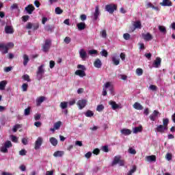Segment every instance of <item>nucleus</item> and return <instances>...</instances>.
Wrapping results in <instances>:
<instances>
[{
    "instance_id": "nucleus-1",
    "label": "nucleus",
    "mask_w": 175,
    "mask_h": 175,
    "mask_svg": "<svg viewBox=\"0 0 175 175\" xmlns=\"http://www.w3.org/2000/svg\"><path fill=\"white\" fill-rule=\"evenodd\" d=\"M45 70H44V64H42L38 66L36 71V77L38 81H40L42 79H43V76H44Z\"/></svg>"
},
{
    "instance_id": "nucleus-2",
    "label": "nucleus",
    "mask_w": 175,
    "mask_h": 175,
    "mask_svg": "<svg viewBox=\"0 0 175 175\" xmlns=\"http://www.w3.org/2000/svg\"><path fill=\"white\" fill-rule=\"evenodd\" d=\"M52 41L51 39H46L44 40V44L42 45V50L44 53H47L51 48Z\"/></svg>"
},
{
    "instance_id": "nucleus-3",
    "label": "nucleus",
    "mask_w": 175,
    "mask_h": 175,
    "mask_svg": "<svg viewBox=\"0 0 175 175\" xmlns=\"http://www.w3.org/2000/svg\"><path fill=\"white\" fill-rule=\"evenodd\" d=\"M105 10L110 14H113L115 10H117V5L116 4H107L105 5Z\"/></svg>"
},
{
    "instance_id": "nucleus-4",
    "label": "nucleus",
    "mask_w": 175,
    "mask_h": 175,
    "mask_svg": "<svg viewBox=\"0 0 175 175\" xmlns=\"http://www.w3.org/2000/svg\"><path fill=\"white\" fill-rule=\"evenodd\" d=\"M43 144V138L41 137H38L37 140L35 142L34 148L36 150H39L40 147L42 146V144Z\"/></svg>"
},
{
    "instance_id": "nucleus-5",
    "label": "nucleus",
    "mask_w": 175,
    "mask_h": 175,
    "mask_svg": "<svg viewBox=\"0 0 175 175\" xmlns=\"http://www.w3.org/2000/svg\"><path fill=\"white\" fill-rule=\"evenodd\" d=\"M77 105L79 109V110H83L85 106H87V100H79L77 103Z\"/></svg>"
},
{
    "instance_id": "nucleus-6",
    "label": "nucleus",
    "mask_w": 175,
    "mask_h": 175,
    "mask_svg": "<svg viewBox=\"0 0 175 175\" xmlns=\"http://www.w3.org/2000/svg\"><path fill=\"white\" fill-rule=\"evenodd\" d=\"M25 10H26L28 14H32V12L35 10V7L33 5L30 4L25 7Z\"/></svg>"
},
{
    "instance_id": "nucleus-7",
    "label": "nucleus",
    "mask_w": 175,
    "mask_h": 175,
    "mask_svg": "<svg viewBox=\"0 0 175 175\" xmlns=\"http://www.w3.org/2000/svg\"><path fill=\"white\" fill-rule=\"evenodd\" d=\"M156 131L159 133H165V131H167V128H165V126L160 124L157 126V127L156 128Z\"/></svg>"
},
{
    "instance_id": "nucleus-8",
    "label": "nucleus",
    "mask_w": 175,
    "mask_h": 175,
    "mask_svg": "<svg viewBox=\"0 0 175 175\" xmlns=\"http://www.w3.org/2000/svg\"><path fill=\"white\" fill-rule=\"evenodd\" d=\"M0 50L3 54H8L9 51V48L5 44H0Z\"/></svg>"
},
{
    "instance_id": "nucleus-9",
    "label": "nucleus",
    "mask_w": 175,
    "mask_h": 175,
    "mask_svg": "<svg viewBox=\"0 0 175 175\" xmlns=\"http://www.w3.org/2000/svg\"><path fill=\"white\" fill-rule=\"evenodd\" d=\"M142 38L146 40V42H150V40H152V35L150 33H147L146 34L143 33L142 34Z\"/></svg>"
},
{
    "instance_id": "nucleus-10",
    "label": "nucleus",
    "mask_w": 175,
    "mask_h": 175,
    "mask_svg": "<svg viewBox=\"0 0 175 175\" xmlns=\"http://www.w3.org/2000/svg\"><path fill=\"white\" fill-rule=\"evenodd\" d=\"M161 62H162V59H161L159 57H157L154 60L152 66L154 68H159V66H161Z\"/></svg>"
},
{
    "instance_id": "nucleus-11",
    "label": "nucleus",
    "mask_w": 175,
    "mask_h": 175,
    "mask_svg": "<svg viewBox=\"0 0 175 175\" xmlns=\"http://www.w3.org/2000/svg\"><path fill=\"white\" fill-rule=\"evenodd\" d=\"M99 14H100V12H99V5H96L95 8V12L94 13V21H96V20H98V17H99Z\"/></svg>"
},
{
    "instance_id": "nucleus-12",
    "label": "nucleus",
    "mask_w": 175,
    "mask_h": 175,
    "mask_svg": "<svg viewBox=\"0 0 175 175\" xmlns=\"http://www.w3.org/2000/svg\"><path fill=\"white\" fill-rule=\"evenodd\" d=\"M133 25L134 27L133 31H135V29H142V22H140V21H137L134 22Z\"/></svg>"
},
{
    "instance_id": "nucleus-13",
    "label": "nucleus",
    "mask_w": 175,
    "mask_h": 175,
    "mask_svg": "<svg viewBox=\"0 0 175 175\" xmlns=\"http://www.w3.org/2000/svg\"><path fill=\"white\" fill-rule=\"evenodd\" d=\"M159 114V111L154 110L153 113L149 116L150 120L151 121H155Z\"/></svg>"
},
{
    "instance_id": "nucleus-14",
    "label": "nucleus",
    "mask_w": 175,
    "mask_h": 175,
    "mask_svg": "<svg viewBox=\"0 0 175 175\" xmlns=\"http://www.w3.org/2000/svg\"><path fill=\"white\" fill-rule=\"evenodd\" d=\"M5 33H10V34L14 33V29H13V27L6 25L5 27Z\"/></svg>"
},
{
    "instance_id": "nucleus-15",
    "label": "nucleus",
    "mask_w": 175,
    "mask_h": 175,
    "mask_svg": "<svg viewBox=\"0 0 175 175\" xmlns=\"http://www.w3.org/2000/svg\"><path fill=\"white\" fill-rule=\"evenodd\" d=\"M160 5L161 6L170 7V6H172L173 3H172V1H170V0H163V1L160 3Z\"/></svg>"
},
{
    "instance_id": "nucleus-16",
    "label": "nucleus",
    "mask_w": 175,
    "mask_h": 175,
    "mask_svg": "<svg viewBox=\"0 0 175 175\" xmlns=\"http://www.w3.org/2000/svg\"><path fill=\"white\" fill-rule=\"evenodd\" d=\"M44 100H46V97H44L43 96L38 97L36 99V105L40 106V105H42V103H43V102H44Z\"/></svg>"
},
{
    "instance_id": "nucleus-17",
    "label": "nucleus",
    "mask_w": 175,
    "mask_h": 175,
    "mask_svg": "<svg viewBox=\"0 0 175 175\" xmlns=\"http://www.w3.org/2000/svg\"><path fill=\"white\" fill-rule=\"evenodd\" d=\"M94 65L95 68H97L98 69L102 68V62H100V59H96L94 62Z\"/></svg>"
},
{
    "instance_id": "nucleus-18",
    "label": "nucleus",
    "mask_w": 175,
    "mask_h": 175,
    "mask_svg": "<svg viewBox=\"0 0 175 175\" xmlns=\"http://www.w3.org/2000/svg\"><path fill=\"white\" fill-rule=\"evenodd\" d=\"M77 27L79 31H83V29H85V23L81 22L77 24Z\"/></svg>"
},
{
    "instance_id": "nucleus-19",
    "label": "nucleus",
    "mask_w": 175,
    "mask_h": 175,
    "mask_svg": "<svg viewBox=\"0 0 175 175\" xmlns=\"http://www.w3.org/2000/svg\"><path fill=\"white\" fill-rule=\"evenodd\" d=\"M79 55L83 61H85V58H87V52H85L84 49H81Z\"/></svg>"
},
{
    "instance_id": "nucleus-20",
    "label": "nucleus",
    "mask_w": 175,
    "mask_h": 175,
    "mask_svg": "<svg viewBox=\"0 0 175 175\" xmlns=\"http://www.w3.org/2000/svg\"><path fill=\"white\" fill-rule=\"evenodd\" d=\"M75 75L77 76H79V77H85V72H84V70H77L75 71Z\"/></svg>"
},
{
    "instance_id": "nucleus-21",
    "label": "nucleus",
    "mask_w": 175,
    "mask_h": 175,
    "mask_svg": "<svg viewBox=\"0 0 175 175\" xmlns=\"http://www.w3.org/2000/svg\"><path fill=\"white\" fill-rule=\"evenodd\" d=\"M146 160L148 162H157V156L155 155H150L146 157Z\"/></svg>"
},
{
    "instance_id": "nucleus-22",
    "label": "nucleus",
    "mask_w": 175,
    "mask_h": 175,
    "mask_svg": "<svg viewBox=\"0 0 175 175\" xmlns=\"http://www.w3.org/2000/svg\"><path fill=\"white\" fill-rule=\"evenodd\" d=\"M120 132L122 135H124V136H129V135L132 133V131L128 129H123L120 131Z\"/></svg>"
},
{
    "instance_id": "nucleus-23",
    "label": "nucleus",
    "mask_w": 175,
    "mask_h": 175,
    "mask_svg": "<svg viewBox=\"0 0 175 175\" xmlns=\"http://www.w3.org/2000/svg\"><path fill=\"white\" fill-rule=\"evenodd\" d=\"M109 105H111L113 110H117V109L120 108V105H118L116 101H110Z\"/></svg>"
},
{
    "instance_id": "nucleus-24",
    "label": "nucleus",
    "mask_w": 175,
    "mask_h": 175,
    "mask_svg": "<svg viewBox=\"0 0 175 175\" xmlns=\"http://www.w3.org/2000/svg\"><path fill=\"white\" fill-rule=\"evenodd\" d=\"M133 107L136 110H143V105L139 103H135Z\"/></svg>"
},
{
    "instance_id": "nucleus-25",
    "label": "nucleus",
    "mask_w": 175,
    "mask_h": 175,
    "mask_svg": "<svg viewBox=\"0 0 175 175\" xmlns=\"http://www.w3.org/2000/svg\"><path fill=\"white\" fill-rule=\"evenodd\" d=\"M49 142L54 147L57 146V144H58V140L53 137L49 139Z\"/></svg>"
},
{
    "instance_id": "nucleus-26",
    "label": "nucleus",
    "mask_w": 175,
    "mask_h": 175,
    "mask_svg": "<svg viewBox=\"0 0 175 175\" xmlns=\"http://www.w3.org/2000/svg\"><path fill=\"white\" fill-rule=\"evenodd\" d=\"M28 62H29V57H28V55H23L24 66H27V65H28Z\"/></svg>"
},
{
    "instance_id": "nucleus-27",
    "label": "nucleus",
    "mask_w": 175,
    "mask_h": 175,
    "mask_svg": "<svg viewBox=\"0 0 175 175\" xmlns=\"http://www.w3.org/2000/svg\"><path fill=\"white\" fill-rule=\"evenodd\" d=\"M121 159V157L120 156H116L113 159V161L112 162V166H114L115 165H117L120 162Z\"/></svg>"
},
{
    "instance_id": "nucleus-28",
    "label": "nucleus",
    "mask_w": 175,
    "mask_h": 175,
    "mask_svg": "<svg viewBox=\"0 0 175 175\" xmlns=\"http://www.w3.org/2000/svg\"><path fill=\"white\" fill-rule=\"evenodd\" d=\"M6 84H8V81H2L0 82V90L3 91L5 90V88L6 87Z\"/></svg>"
},
{
    "instance_id": "nucleus-29",
    "label": "nucleus",
    "mask_w": 175,
    "mask_h": 175,
    "mask_svg": "<svg viewBox=\"0 0 175 175\" xmlns=\"http://www.w3.org/2000/svg\"><path fill=\"white\" fill-rule=\"evenodd\" d=\"M64 154V151L57 150L53 153V157H62Z\"/></svg>"
},
{
    "instance_id": "nucleus-30",
    "label": "nucleus",
    "mask_w": 175,
    "mask_h": 175,
    "mask_svg": "<svg viewBox=\"0 0 175 175\" xmlns=\"http://www.w3.org/2000/svg\"><path fill=\"white\" fill-rule=\"evenodd\" d=\"M111 60L113 65H120V59H117L116 57H112Z\"/></svg>"
},
{
    "instance_id": "nucleus-31",
    "label": "nucleus",
    "mask_w": 175,
    "mask_h": 175,
    "mask_svg": "<svg viewBox=\"0 0 175 175\" xmlns=\"http://www.w3.org/2000/svg\"><path fill=\"white\" fill-rule=\"evenodd\" d=\"M60 107L63 110H65V109H68V102H66V101L62 102L60 103Z\"/></svg>"
},
{
    "instance_id": "nucleus-32",
    "label": "nucleus",
    "mask_w": 175,
    "mask_h": 175,
    "mask_svg": "<svg viewBox=\"0 0 175 175\" xmlns=\"http://www.w3.org/2000/svg\"><path fill=\"white\" fill-rule=\"evenodd\" d=\"M61 125H62V122L58 121L57 122H55L53 125V127H55V129H59L61 128Z\"/></svg>"
},
{
    "instance_id": "nucleus-33",
    "label": "nucleus",
    "mask_w": 175,
    "mask_h": 175,
    "mask_svg": "<svg viewBox=\"0 0 175 175\" xmlns=\"http://www.w3.org/2000/svg\"><path fill=\"white\" fill-rule=\"evenodd\" d=\"M44 29L45 31H46L47 32H53V26L50 25H47L44 27Z\"/></svg>"
},
{
    "instance_id": "nucleus-34",
    "label": "nucleus",
    "mask_w": 175,
    "mask_h": 175,
    "mask_svg": "<svg viewBox=\"0 0 175 175\" xmlns=\"http://www.w3.org/2000/svg\"><path fill=\"white\" fill-rule=\"evenodd\" d=\"M142 129H143V126H142L135 127V129L133 130V133H139V132H142Z\"/></svg>"
},
{
    "instance_id": "nucleus-35",
    "label": "nucleus",
    "mask_w": 175,
    "mask_h": 175,
    "mask_svg": "<svg viewBox=\"0 0 175 175\" xmlns=\"http://www.w3.org/2000/svg\"><path fill=\"white\" fill-rule=\"evenodd\" d=\"M167 125H169V119L163 118V126L165 128H167Z\"/></svg>"
},
{
    "instance_id": "nucleus-36",
    "label": "nucleus",
    "mask_w": 175,
    "mask_h": 175,
    "mask_svg": "<svg viewBox=\"0 0 175 175\" xmlns=\"http://www.w3.org/2000/svg\"><path fill=\"white\" fill-rule=\"evenodd\" d=\"M4 146L6 148H10V147H13V145L12 144V142L10 141H6L4 144Z\"/></svg>"
},
{
    "instance_id": "nucleus-37",
    "label": "nucleus",
    "mask_w": 175,
    "mask_h": 175,
    "mask_svg": "<svg viewBox=\"0 0 175 175\" xmlns=\"http://www.w3.org/2000/svg\"><path fill=\"white\" fill-rule=\"evenodd\" d=\"M135 73L138 76H142L143 75V69H142L140 68H137L135 70Z\"/></svg>"
},
{
    "instance_id": "nucleus-38",
    "label": "nucleus",
    "mask_w": 175,
    "mask_h": 175,
    "mask_svg": "<svg viewBox=\"0 0 175 175\" xmlns=\"http://www.w3.org/2000/svg\"><path fill=\"white\" fill-rule=\"evenodd\" d=\"M159 30L161 33H166V27H165V26L159 25Z\"/></svg>"
},
{
    "instance_id": "nucleus-39",
    "label": "nucleus",
    "mask_w": 175,
    "mask_h": 175,
    "mask_svg": "<svg viewBox=\"0 0 175 175\" xmlns=\"http://www.w3.org/2000/svg\"><path fill=\"white\" fill-rule=\"evenodd\" d=\"M55 12L56 13V14H62V13H64V10H62L61 8L57 7L55 8Z\"/></svg>"
},
{
    "instance_id": "nucleus-40",
    "label": "nucleus",
    "mask_w": 175,
    "mask_h": 175,
    "mask_svg": "<svg viewBox=\"0 0 175 175\" xmlns=\"http://www.w3.org/2000/svg\"><path fill=\"white\" fill-rule=\"evenodd\" d=\"M109 91H111V94H113V87H111V83L110 82H107L105 83V88H109Z\"/></svg>"
},
{
    "instance_id": "nucleus-41",
    "label": "nucleus",
    "mask_w": 175,
    "mask_h": 175,
    "mask_svg": "<svg viewBox=\"0 0 175 175\" xmlns=\"http://www.w3.org/2000/svg\"><path fill=\"white\" fill-rule=\"evenodd\" d=\"M100 55H102V57H107V55H109V53H107V51H106V49H103V51H101L100 52Z\"/></svg>"
},
{
    "instance_id": "nucleus-42",
    "label": "nucleus",
    "mask_w": 175,
    "mask_h": 175,
    "mask_svg": "<svg viewBox=\"0 0 175 175\" xmlns=\"http://www.w3.org/2000/svg\"><path fill=\"white\" fill-rule=\"evenodd\" d=\"M22 79L25 80V81H28V83H30L31 79L29 78V75H25L22 77Z\"/></svg>"
},
{
    "instance_id": "nucleus-43",
    "label": "nucleus",
    "mask_w": 175,
    "mask_h": 175,
    "mask_svg": "<svg viewBox=\"0 0 175 175\" xmlns=\"http://www.w3.org/2000/svg\"><path fill=\"white\" fill-rule=\"evenodd\" d=\"M136 165H133V168L127 173V175H132L133 173H135L136 172Z\"/></svg>"
},
{
    "instance_id": "nucleus-44",
    "label": "nucleus",
    "mask_w": 175,
    "mask_h": 175,
    "mask_svg": "<svg viewBox=\"0 0 175 175\" xmlns=\"http://www.w3.org/2000/svg\"><path fill=\"white\" fill-rule=\"evenodd\" d=\"M22 90L23 92H26V91H28V83H23L22 85Z\"/></svg>"
},
{
    "instance_id": "nucleus-45",
    "label": "nucleus",
    "mask_w": 175,
    "mask_h": 175,
    "mask_svg": "<svg viewBox=\"0 0 175 175\" xmlns=\"http://www.w3.org/2000/svg\"><path fill=\"white\" fill-rule=\"evenodd\" d=\"M85 117H92L94 116V112L90 110L86 111L85 114Z\"/></svg>"
},
{
    "instance_id": "nucleus-46",
    "label": "nucleus",
    "mask_w": 175,
    "mask_h": 175,
    "mask_svg": "<svg viewBox=\"0 0 175 175\" xmlns=\"http://www.w3.org/2000/svg\"><path fill=\"white\" fill-rule=\"evenodd\" d=\"M25 116H29L31 114V107H28L25 109Z\"/></svg>"
},
{
    "instance_id": "nucleus-47",
    "label": "nucleus",
    "mask_w": 175,
    "mask_h": 175,
    "mask_svg": "<svg viewBox=\"0 0 175 175\" xmlns=\"http://www.w3.org/2000/svg\"><path fill=\"white\" fill-rule=\"evenodd\" d=\"M100 33L102 38H103L104 39H106L107 38V33L106 32V30H103L102 31H100Z\"/></svg>"
},
{
    "instance_id": "nucleus-48",
    "label": "nucleus",
    "mask_w": 175,
    "mask_h": 175,
    "mask_svg": "<svg viewBox=\"0 0 175 175\" xmlns=\"http://www.w3.org/2000/svg\"><path fill=\"white\" fill-rule=\"evenodd\" d=\"M123 38L125 40H129L131 39V34L126 33L123 35Z\"/></svg>"
},
{
    "instance_id": "nucleus-49",
    "label": "nucleus",
    "mask_w": 175,
    "mask_h": 175,
    "mask_svg": "<svg viewBox=\"0 0 175 175\" xmlns=\"http://www.w3.org/2000/svg\"><path fill=\"white\" fill-rule=\"evenodd\" d=\"M64 43L66 44H69L70 42H72V39L70 38V37H66L64 40Z\"/></svg>"
},
{
    "instance_id": "nucleus-50",
    "label": "nucleus",
    "mask_w": 175,
    "mask_h": 175,
    "mask_svg": "<svg viewBox=\"0 0 175 175\" xmlns=\"http://www.w3.org/2000/svg\"><path fill=\"white\" fill-rule=\"evenodd\" d=\"M165 158L167 161H172V158H173V156L172 155V153H167L165 155Z\"/></svg>"
},
{
    "instance_id": "nucleus-51",
    "label": "nucleus",
    "mask_w": 175,
    "mask_h": 175,
    "mask_svg": "<svg viewBox=\"0 0 175 175\" xmlns=\"http://www.w3.org/2000/svg\"><path fill=\"white\" fill-rule=\"evenodd\" d=\"M19 128H21V125L16 124L12 129L13 132H17V129H19Z\"/></svg>"
},
{
    "instance_id": "nucleus-52",
    "label": "nucleus",
    "mask_w": 175,
    "mask_h": 175,
    "mask_svg": "<svg viewBox=\"0 0 175 175\" xmlns=\"http://www.w3.org/2000/svg\"><path fill=\"white\" fill-rule=\"evenodd\" d=\"M22 20L24 23H27V21H28V20H29V16L25 15V16H22Z\"/></svg>"
},
{
    "instance_id": "nucleus-53",
    "label": "nucleus",
    "mask_w": 175,
    "mask_h": 175,
    "mask_svg": "<svg viewBox=\"0 0 175 175\" xmlns=\"http://www.w3.org/2000/svg\"><path fill=\"white\" fill-rule=\"evenodd\" d=\"M32 29L33 31H36V29H39V23H33Z\"/></svg>"
},
{
    "instance_id": "nucleus-54",
    "label": "nucleus",
    "mask_w": 175,
    "mask_h": 175,
    "mask_svg": "<svg viewBox=\"0 0 175 175\" xmlns=\"http://www.w3.org/2000/svg\"><path fill=\"white\" fill-rule=\"evenodd\" d=\"M129 154H132L133 155H135L136 154V150L133 149V148H129Z\"/></svg>"
},
{
    "instance_id": "nucleus-55",
    "label": "nucleus",
    "mask_w": 175,
    "mask_h": 175,
    "mask_svg": "<svg viewBox=\"0 0 175 175\" xmlns=\"http://www.w3.org/2000/svg\"><path fill=\"white\" fill-rule=\"evenodd\" d=\"M103 109H105V107L103 106V105H99L97 106L96 110L97 111H102Z\"/></svg>"
},
{
    "instance_id": "nucleus-56",
    "label": "nucleus",
    "mask_w": 175,
    "mask_h": 175,
    "mask_svg": "<svg viewBox=\"0 0 175 175\" xmlns=\"http://www.w3.org/2000/svg\"><path fill=\"white\" fill-rule=\"evenodd\" d=\"M19 154H21L22 157H24V155H27V150L25 149L20 150Z\"/></svg>"
},
{
    "instance_id": "nucleus-57",
    "label": "nucleus",
    "mask_w": 175,
    "mask_h": 175,
    "mask_svg": "<svg viewBox=\"0 0 175 175\" xmlns=\"http://www.w3.org/2000/svg\"><path fill=\"white\" fill-rule=\"evenodd\" d=\"M1 152H3V153H6L9 152V150H8V148H6L5 146L1 148Z\"/></svg>"
},
{
    "instance_id": "nucleus-58",
    "label": "nucleus",
    "mask_w": 175,
    "mask_h": 175,
    "mask_svg": "<svg viewBox=\"0 0 175 175\" xmlns=\"http://www.w3.org/2000/svg\"><path fill=\"white\" fill-rule=\"evenodd\" d=\"M11 139H12V142H13L14 143H17V142H18L17 137L14 135H11Z\"/></svg>"
},
{
    "instance_id": "nucleus-59",
    "label": "nucleus",
    "mask_w": 175,
    "mask_h": 175,
    "mask_svg": "<svg viewBox=\"0 0 175 175\" xmlns=\"http://www.w3.org/2000/svg\"><path fill=\"white\" fill-rule=\"evenodd\" d=\"M100 153V150L98 148H95L93 150V154H94V155H99Z\"/></svg>"
},
{
    "instance_id": "nucleus-60",
    "label": "nucleus",
    "mask_w": 175,
    "mask_h": 175,
    "mask_svg": "<svg viewBox=\"0 0 175 175\" xmlns=\"http://www.w3.org/2000/svg\"><path fill=\"white\" fill-rule=\"evenodd\" d=\"M10 9L11 10H14V9H18V5H17V3H14L12 5H11Z\"/></svg>"
},
{
    "instance_id": "nucleus-61",
    "label": "nucleus",
    "mask_w": 175,
    "mask_h": 175,
    "mask_svg": "<svg viewBox=\"0 0 175 175\" xmlns=\"http://www.w3.org/2000/svg\"><path fill=\"white\" fill-rule=\"evenodd\" d=\"M103 151H104V152H109V146H104L102 148Z\"/></svg>"
},
{
    "instance_id": "nucleus-62",
    "label": "nucleus",
    "mask_w": 175,
    "mask_h": 175,
    "mask_svg": "<svg viewBox=\"0 0 175 175\" xmlns=\"http://www.w3.org/2000/svg\"><path fill=\"white\" fill-rule=\"evenodd\" d=\"M77 68L78 69H81V70H85V66H84L83 65H81V64H79L78 66H77Z\"/></svg>"
},
{
    "instance_id": "nucleus-63",
    "label": "nucleus",
    "mask_w": 175,
    "mask_h": 175,
    "mask_svg": "<svg viewBox=\"0 0 175 175\" xmlns=\"http://www.w3.org/2000/svg\"><path fill=\"white\" fill-rule=\"evenodd\" d=\"M33 24L31 23H28L26 25L27 29H32Z\"/></svg>"
},
{
    "instance_id": "nucleus-64",
    "label": "nucleus",
    "mask_w": 175,
    "mask_h": 175,
    "mask_svg": "<svg viewBox=\"0 0 175 175\" xmlns=\"http://www.w3.org/2000/svg\"><path fill=\"white\" fill-rule=\"evenodd\" d=\"M150 90L152 91H157V86L154 85H150L149 87Z\"/></svg>"
}]
</instances>
